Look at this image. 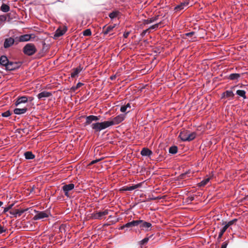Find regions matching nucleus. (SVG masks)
Here are the masks:
<instances>
[{
	"instance_id": "1",
	"label": "nucleus",
	"mask_w": 248,
	"mask_h": 248,
	"mask_svg": "<svg viewBox=\"0 0 248 248\" xmlns=\"http://www.w3.org/2000/svg\"><path fill=\"white\" fill-rule=\"evenodd\" d=\"M196 137V133L195 132H190L188 130L181 131L179 135V138L183 141H190L193 140Z\"/></svg>"
},
{
	"instance_id": "2",
	"label": "nucleus",
	"mask_w": 248,
	"mask_h": 248,
	"mask_svg": "<svg viewBox=\"0 0 248 248\" xmlns=\"http://www.w3.org/2000/svg\"><path fill=\"white\" fill-rule=\"evenodd\" d=\"M91 127L94 130V132H100L109 126H110L108 121L103 122H96L91 124Z\"/></svg>"
},
{
	"instance_id": "3",
	"label": "nucleus",
	"mask_w": 248,
	"mask_h": 248,
	"mask_svg": "<svg viewBox=\"0 0 248 248\" xmlns=\"http://www.w3.org/2000/svg\"><path fill=\"white\" fill-rule=\"evenodd\" d=\"M109 213L108 209H105L103 211H97L92 213L91 215L90 218L92 219H98L101 220L105 219L106 216Z\"/></svg>"
},
{
	"instance_id": "4",
	"label": "nucleus",
	"mask_w": 248,
	"mask_h": 248,
	"mask_svg": "<svg viewBox=\"0 0 248 248\" xmlns=\"http://www.w3.org/2000/svg\"><path fill=\"white\" fill-rule=\"evenodd\" d=\"M36 51V47L33 44H27L23 48L24 53L28 56L32 55Z\"/></svg>"
},
{
	"instance_id": "5",
	"label": "nucleus",
	"mask_w": 248,
	"mask_h": 248,
	"mask_svg": "<svg viewBox=\"0 0 248 248\" xmlns=\"http://www.w3.org/2000/svg\"><path fill=\"white\" fill-rule=\"evenodd\" d=\"M49 216H50V213L48 210L36 211V214L33 217V219L35 220L43 219L45 218L48 217Z\"/></svg>"
},
{
	"instance_id": "6",
	"label": "nucleus",
	"mask_w": 248,
	"mask_h": 248,
	"mask_svg": "<svg viewBox=\"0 0 248 248\" xmlns=\"http://www.w3.org/2000/svg\"><path fill=\"white\" fill-rule=\"evenodd\" d=\"M124 115L120 114L113 118L112 120L108 121V122L110 125L112 126L120 124L124 120Z\"/></svg>"
},
{
	"instance_id": "7",
	"label": "nucleus",
	"mask_w": 248,
	"mask_h": 248,
	"mask_svg": "<svg viewBox=\"0 0 248 248\" xmlns=\"http://www.w3.org/2000/svg\"><path fill=\"white\" fill-rule=\"evenodd\" d=\"M235 87L236 86H232L230 90H227L223 92L221 94V98H228L229 99H233L235 94L232 90L234 89Z\"/></svg>"
},
{
	"instance_id": "8",
	"label": "nucleus",
	"mask_w": 248,
	"mask_h": 248,
	"mask_svg": "<svg viewBox=\"0 0 248 248\" xmlns=\"http://www.w3.org/2000/svg\"><path fill=\"white\" fill-rule=\"evenodd\" d=\"M21 62H14L10 61L9 64L7 65L6 70L9 71L16 70L19 68L21 66Z\"/></svg>"
},
{
	"instance_id": "9",
	"label": "nucleus",
	"mask_w": 248,
	"mask_h": 248,
	"mask_svg": "<svg viewBox=\"0 0 248 248\" xmlns=\"http://www.w3.org/2000/svg\"><path fill=\"white\" fill-rule=\"evenodd\" d=\"M75 187V185L74 184L71 183L68 185H65L62 187V189L64 193V195L67 197H70V194L69 192L72 190Z\"/></svg>"
},
{
	"instance_id": "10",
	"label": "nucleus",
	"mask_w": 248,
	"mask_h": 248,
	"mask_svg": "<svg viewBox=\"0 0 248 248\" xmlns=\"http://www.w3.org/2000/svg\"><path fill=\"white\" fill-rule=\"evenodd\" d=\"M189 6V0H186L181 2L180 4L176 6L174 8V10L176 12L180 11L182 10L187 9Z\"/></svg>"
},
{
	"instance_id": "11",
	"label": "nucleus",
	"mask_w": 248,
	"mask_h": 248,
	"mask_svg": "<svg viewBox=\"0 0 248 248\" xmlns=\"http://www.w3.org/2000/svg\"><path fill=\"white\" fill-rule=\"evenodd\" d=\"M15 43L16 44L18 43L16 37L15 39L12 37L6 38L4 42V47L5 48H8L12 46Z\"/></svg>"
},
{
	"instance_id": "12",
	"label": "nucleus",
	"mask_w": 248,
	"mask_h": 248,
	"mask_svg": "<svg viewBox=\"0 0 248 248\" xmlns=\"http://www.w3.org/2000/svg\"><path fill=\"white\" fill-rule=\"evenodd\" d=\"M138 221H141L139 226L142 230L145 231L151 230L152 227V224L151 223L144 221L142 220H138Z\"/></svg>"
},
{
	"instance_id": "13",
	"label": "nucleus",
	"mask_w": 248,
	"mask_h": 248,
	"mask_svg": "<svg viewBox=\"0 0 248 248\" xmlns=\"http://www.w3.org/2000/svg\"><path fill=\"white\" fill-rule=\"evenodd\" d=\"M28 99H30L31 101L32 100V97H28L27 96H22L21 97H19L16 99V100L15 102V105L17 106L22 103H26L27 102Z\"/></svg>"
},
{
	"instance_id": "14",
	"label": "nucleus",
	"mask_w": 248,
	"mask_h": 248,
	"mask_svg": "<svg viewBox=\"0 0 248 248\" xmlns=\"http://www.w3.org/2000/svg\"><path fill=\"white\" fill-rule=\"evenodd\" d=\"M67 29L66 27H63L62 28H58L55 31L54 38H56L63 35L66 31Z\"/></svg>"
},
{
	"instance_id": "15",
	"label": "nucleus",
	"mask_w": 248,
	"mask_h": 248,
	"mask_svg": "<svg viewBox=\"0 0 248 248\" xmlns=\"http://www.w3.org/2000/svg\"><path fill=\"white\" fill-rule=\"evenodd\" d=\"M31 38V35L30 34H24L20 36L19 37H16L17 43L19 42H26L29 41Z\"/></svg>"
},
{
	"instance_id": "16",
	"label": "nucleus",
	"mask_w": 248,
	"mask_h": 248,
	"mask_svg": "<svg viewBox=\"0 0 248 248\" xmlns=\"http://www.w3.org/2000/svg\"><path fill=\"white\" fill-rule=\"evenodd\" d=\"M9 61L6 56H1L0 58V64L2 66L5 67V69H7V65L9 63Z\"/></svg>"
},
{
	"instance_id": "17",
	"label": "nucleus",
	"mask_w": 248,
	"mask_h": 248,
	"mask_svg": "<svg viewBox=\"0 0 248 248\" xmlns=\"http://www.w3.org/2000/svg\"><path fill=\"white\" fill-rule=\"evenodd\" d=\"M52 95L51 92L43 91L41 92L37 95V97L39 99H41L44 98L50 97Z\"/></svg>"
},
{
	"instance_id": "18",
	"label": "nucleus",
	"mask_w": 248,
	"mask_h": 248,
	"mask_svg": "<svg viewBox=\"0 0 248 248\" xmlns=\"http://www.w3.org/2000/svg\"><path fill=\"white\" fill-rule=\"evenodd\" d=\"M140 154L142 156L149 157L153 154V152L147 148H143L140 152Z\"/></svg>"
},
{
	"instance_id": "19",
	"label": "nucleus",
	"mask_w": 248,
	"mask_h": 248,
	"mask_svg": "<svg viewBox=\"0 0 248 248\" xmlns=\"http://www.w3.org/2000/svg\"><path fill=\"white\" fill-rule=\"evenodd\" d=\"M159 16V15H157L155 16L152 17L150 18L145 19L143 20V24L144 25L149 24L153 23L155 21H156L158 20Z\"/></svg>"
},
{
	"instance_id": "20",
	"label": "nucleus",
	"mask_w": 248,
	"mask_h": 248,
	"mask_svg": "<svg viewBox=\"0 0 248 248\" xmlns=\"http://www.w3.org/2000/svg\"><path fill=\"white\" fill-rule=\"evenodd\" d=\"M140 221L133 220L131 222H128L124 224V226L126 228H132L135 226H138L140 224Z\"/></svg>"
},
{
	"instance_id": "21",
	"label": "nucleus",
	"mask_w": 248,
	"mask_h": 248,
	"mask_svg": "<svg viewBox=\"0 0 248 248\" xmlns=\"http://www.w3.org/2000/svg\"><path fill=\"white\" fill-rule=\"evenodd\" d=\"M82 68L79 66L73 70V71L71 73V77L72 78H75L78 77L79 73L81 72Z\"/></svg>"
},
{
	"instance_id": "22",
	"label": "nucleus",
	"mask_w": 248,
	"mask_h": 248,
	"mask_svg": "<svg viewBox=\"0 0 248 248\" xmlns=\"http://www.w3.org/2000/svg\"><path fill=\"white\" fill-rule=\"evenodd\" d=\"M28 110L27 108H16L14 110V113L17 115H21L25 113Z\"/></svg>"
},
{
	"instance_id": "23",
	"label": "nucleus",
	"mask_w": 248,
	"mask_h": 248,
	"mask_svg": "<svg viewBox=\"0 0 248 248\" xmlns=\"http://www.w3.org/2000/svg\"><path fill=\"white\" fill-rule=\"evenodd\" d=\"M114 27V26H109L106 28V26H105L103 28L102 33L104 34V35H107L109 32H110Z\"/></svg>"
},
{
	"instance_id": "24",
	"label": "nucleus",
	"mask_w": 248,
	"mask_h": 248,
	"mask_svg": "<svg viewBox=\"0 0 248 248\" xmlns=\"http://www.w3.org/2000/svg\"><path fill=\"white\" fill-rule=\"evenodd\" d=\"M24 156L26 159H33L35 155L31 151H27L24 153Z\"/></svg>"
},
{
	"instance_id": "25",
	"label": "nucleus",
	"mask_w": 248,
	"mask_h": 248,
	"mask_svg": "<svg viewBox=\"0 0 248 248\" xmlns=\"http://www.w3.org/2000/svg\"><path fill=\"white\" fill-rule=\"evenodd\" d=\"M195 34V32L194 31H191L190 32L186 33L185 34V35L188 37H191L190 38L188 39V40L191 42H194L196 40V37H192L193 35H194Z\"/></svg>"
},
{
	"instance_id": "26",
	"label": "nucleus",
	"mask_w": 248,
	"mask_h": 248,
	"mask_svg": "<svg viewBox=\"0 0 248 248\" xmlns=\"http://www.w3.org/2000/svg\"><path fill=\"white\" fill-rule=\"evenodd\" d=\"M246 92L242 90H238L236 91V94L239 97H242L244 99H246Z\"/></svg>"
},
{
	"instance_id": "27",
	"label": "nucleus",
	"mask_w": 248,
	"mask_h": 248,
	"mask_svg": "<svg viewBox=\"0 0 248 248\" xmlns=\"http://www.w3.org/2000/svg\"><path fill=\"white\" fill-rule=\"evenodd\" d=\"M240 77V74L237 73H232L229 75L228 78L230 80H238Z\"/></svg>"
},
{
	"instance_id": "28",
	"label": "nucleus",
	"mask_w": 248,
	"mask_h": 248,
	"mask_svg": "<svg viewBox=\"0 0 248 248\" xmlns=\"http://www.w3.org/2000/svg\"><path fill=\"white\" fill-rule=\"evenodd\" d=\"M93 115H89L86 116V122H85V125H87L89 124H92V122H93Z\"/></svg>"
},
{
	"instance_id": "29",
	"label": "nucleus",
	"mask_w": 248,
	"mask_h": 248,
	"mask_svg": "<svg viewBox=\"0 0 248 248\" xmlns=\"http://www.w3.org/2000/svg\"><path fill=\"white\" fill-rule=\"evenodd\" d=\"M24 211V210H16L15 211H10V213L15 217H16L17 216H20Z\"/></svg>"
},
{
	"instance_id": "30",
	"label": "nucleus",
	"mask_w": 248,
	"mask_h": 248,
	"mask_svg": "<svg viewBox=\"0 0 248 248\" xmlns=\"http://www.w3.org/2000/svg\"><path fill=\"white\" fill-rule=\"evenodd\" d=\"M152 236H153V235H151L150 236V237H146L144 238V239H143L142 240L140 241L139 242V244L140 246V247H142V246L143 245L147 244L149 240V238L152 237Z\"/></svg>"
},
{
	"instance_id": "31",
	"label": "nucleus",
	"mask_w": 248,
	"mask_h": 248,
	"mask_svg": "<svg viewBox=\"0 0 248 248\" xmlns=\"http://www.w3.org/2000/svg\"><path fill=\"white\" fill-rule=\"evenodd\" d=\"M227 229V226H225L224 225V226L220 230L217 237L218 241H220V239L221 238L223 233L225 232Z\"/></svg>"
},
{
	"instance_id": "32",
	"label": "nucleus",
	"mask_w": 248,
	"mask_h": 248,
	"mask_svg": "<svg viewBox=\"0 0 248 248\" xmlns=\"http://www.w3.org/2000/svg\"><path fill=\"white\" fill-rule=\"evenodd\" d=\"M237 221V219L236 218H234L230 221H229L228 223H226V222H223L222 224L225 225V226H227V228L234 224L236 221Z\"/></svg>"
},
{
	"instance_id": "33",
	"label": "nucleus",
	"mask_w": 248,
	"mask_h": 248,
	"mask_svg": "<svg viewBox=\"0 0 248 248\" xmlns=\"http://www.w3.org/2000/svg\"><path fill=\"white\" fill-rule=\"evenodd\" d=\"M210 181V178H205L204 179H203V180H202L201 182H200L199 183H198V186H205L207 184V183L209 182Z\"/></svg>"
},
{
	"instance_id": "34",
	"label": "nucleus",
	"mask_w": 248,
	"mask_h": 248,
	"mask_svg": "<svg viewBox=\"0 0 248 248\" xmlns=\"http://www.w3.org/2000/svg\"><path fill=\"white\" fill-rule=\"evenodd\" d=\"M128 108H131V105L130 103H127L125 105L122 106L120 108V111L122 112H125Z\"/></svg>"
},
{
	"instance_id": "35",
	"label": "nucleus",
	"mask_w": 248,
	"mask_h": 248,
	"mask_svg": "<svg viewBox=\"0 0 248 248\" xmlns=\"http://www.w3.org/2000/svg\"><path fill=\"white\" fill-rule=\"evenodd\" d=\"M178 151V148L176 146H173L169 148V153L171 154H175Z\"/></svg>"
},
{
	"instance_id": "36",
	"label": "nucleus",
	"mask_w": 248,
	"mask_h": 248,
	"mask_svg": "<svg viewBox=\"0 0 248 248\" xmlns=\"http://www.w3.org/2000/svg\"><path fill=\"white\" fill-rule=\"evenodd\" d=\"M0 10L3 12H7L10 10V7L5 4H2L0 7Z\"/></svg>"
},
{
	"instance_id": "37",
	"label": "nucleus",
	"mask_w": 248,
	"mask_h": 248,
	"mask_svg": "<svg viewBox=\"0 0 248 248\" xmlns=\"http://www.w3.org/2000/svg\"><path fill=\"white\" fill-rule=\"evenodd\" d=\"M83 85L82 83L78 82L76 86H72L70 89V91L72 92H75L76 90L80 88Z\"/></svg>"
},
{
	"instance_id": "38",
	"label": "nucleus",
	"mask_w": 248,
	"mask_h": 248,
	"mask_svg": "<svg viewBox=\"0 0 248 248\" xmlns=\"http://www.w3.org/2000/svg\"><path fill=\"white\" fill-rule=\"evenodd\" d=\"M143 184V182L140 183L139 184H136V185H133L131 186H130V191L133 190L134 189H136L138 188H140L141 187L142 185Z\"/></svg>"
},
{
	"instance_id": "39",
	"label": "nucleus",
	"mask_w": 248,
	"mask_h": 248,
	"mask_svg": "<svg viewBox=\"0 0 248 248\" xmlns=\"http://www.w3.org/2000/svg\"><path fill=\"white\" fill-rule=\"evenodd\" d=\"M118 14V12L113 11L109 14V17L111 18V19H113L117 16Z\"/></svg>"
},
{
	"instance_id": "40",
	"label": "nucleus",
	"mask_w": 248,
	"mask_h": 248,
	"mask_svg": "<svg viewBox=\"0 0 248 248\" xmlns=\"http://www.w3.org/2000/svg\"><path fill=\"white\" fill-rule=\"evenodd\" d=\"M92 34V32L90 29H88L83 31V35L84 36H88Z\"/></svg>"
},
{
	"instance_id": "41",
	"label": "nucleus",
	"mask_w": 248,
	"mask_h": 248,
	"mask_svg": "<svg viewBox=\"0 0 248 248\" xmlns=\"http://www.w3.org/2000/svg\"><path fill=\"white\" fill-rule=\"evenodd\" d=\"M161 22H159L156 24H155L152 26H151L149 28V29H152V30H156L159 27V26L160 24H161Z\"/></svg>"
},
{
	"instance_id": "42",
	"label": "nucleus",
	"mask_w": 248,
	"mask_h": 248,
	"mask_svg": "<svg viewBox=\"0 0 248 248\" xmlns=\"http://www.w3.org/2000/svg\"><path fill=\"white\" fill-rule=\"evenodd\" d=\"M14 204H11L9 205H8L7 207H6L4 208L3 213H5L6 212H8L10 209L12 208Z\"/></svg>"
},
{
	"instance_id": "43",
	"label": "nucleus",
	"mask_w": 248,
	"mask_h": 248,
	"mask_svg": "<svg viewBox=\"0 0 248 248\" xmlns=\"http://www.w3.org/2000/svg\"><path fill=\"white\" fill-rule=\"evenodd\" d=\"M6 20V17L4 15L0 16V25Z\"/></svg>"
},
{
	"instance_id": "44",
	"label": "nucleus",
	"mask_w": 248,
	"mask_h": 248,
	"mask_svg": "<svg viewBox=\"0 0 248 248\" xmlns=\"http://www.w3.org/2000/svg\"><path fill=\"white\" fill-rule=\"evenodd\" d=\"M11 114L10 111L7 110V111H6L2 113L1 115H2V116H3L4 117H8L9 116H10Z\"/></svg>"
},
{
	"instance_id": "45",
	"label": "nucleus",
	"mask_w": 248,
	"mask_h": 248,
	"mask_svg": "<svg viewBox=\"0 0 248 248\" xmlns=\"http://www.w3.org/2000/svg\"><path fill=\"white\" fill-rule=\"evenodd\" d=\"M188 173H189L188 171H186L185 173H182V174H180L179 176V179H184L185 178L186 175V174H187Z\"/></svg>"
},
{
	"instance_id": "46",
	"label": "nucleus",
	"mask_w": 248,
	"mask_h": 248,
	"mask_svg": "<svg viewBox=\"0 0 248 248\" xmlns=\"http://www.w3.org/2000/svg\"><path fill=\"white\" fill-rule=\"evenodd\" d=\"M6 231V229H5L0 224V234H1Z\"/></svg>"
},
{
	"instance_id": "47",
	"label": "nucleus",
	"mask_w": 248,
	"mask_h": 248,
	"mask_svg": "<svg viewBox=\"0 0 248 248\" xmlns=\"http://www.w3.org/2000/svg\"><path fill=\"white\" fill-rule=\"evenodd\" d=\"M101 160V158L93 160L91 162V163H90V165H93L95 163H96L98 162L99 161H100Z\"/></svg>"
},
{
	"instance_id": "48",
	"label": "nucleus",
	"mask_w": 248,
	"mask_h": 248,
	"mask_svg": "<svg viewBox=\"0 0 248 248\" xmlns=\"http://www.w3.org/2000/svg\"><path fill=\"white\" fill-rule=\"evenodd\" d=\"M122 190L123 191H130V186H125L123 187L122 188Z\"/></svg>"
},
{
	"instance_id": "49",
	"label": "nucleus",
	"mask_w": 248,
	"mask_h": 248,
	"mask_svg": "<svg viewBox=\"0 0 248 248\" xmlns=\"http://www.w3.org/2000/svg\"><path fill=\"white\" fill-rule=\"evenodd\" d=\"M100 117V116H97L93 115V118L94 121H95V122L98 121L99 120Z\"/></svg>"
},
{
	"instance_id": "50",
	"label": "nucleus",
	"mask_w": 248,
	"mask_h": 248,
	"mask_svg": "<svg viewBox=\"0 0 248 248\" xmlns=\"http://www.w3.org/2000/svg\"><path fill=\"white\" fill-rule=\"evenodd\" d=\"M228 246V242H224L222 243L221 248H227Z\"/></svg>"
},
{
	"instance_id": "51",
	"label": "nucleus",
	"mask_w": 248,
	"mask_h": 248,
	"mask_svg": "<svg viewBox=\"0 0 248 248\" xmlns=\"http://www.w3.org/2000/svg\"><path fill=\"white\" fill-rule=\"evenodd\" d=\"M129 34V31L124 32L123 34V36L124 38H126L128 36Z\"/></svg>"
},
{
	"instance_id": "52",
	"label": "nucleus",
	"mask_w": 248,
	"mask_h": 248,
	"mask_svg": "<svg viewBox=\"0 0 248 248\" xmlns=\"http://www.w3.org/2000/svg\"><path fill=\"white\" fill-rule=\"evenodd\" d=\"M149 30V29L148 28V29H147L146 30H145L143 31L141 33V35L142 36H144L146 34V33L148 32Z\"/></svg>"
},
{
	"instance_id": "53",
	"label": "nucleus",
	"mask_w": 248,
	"mask_h": 248,
	"mask_svg": "<svg viewBox=\"0 0 248 248\" xmlns=\"http://www.w3.org/2000/svg\"><path fill=\"white\" fill-rule=\"evenodd\" d=\"M116 77V76L115 75H112L110 77V79L112 80H114L115 79Z\"/></svg>"
},
{
	"instance_id": "54",
	"label": "nucleus",
	"mask_w": 248,
	"mask_h": 248,
	"mask_svg": "<svg viewBox=\"0 0 248 248\" xmlns=\"http://www.w3.org/2000/svg\"><path fill=\"white\" fill-rule=\"evenodd\" d=\"M125 228H126V227L124 226V225L122 226L119 229L120 230H123Z\"/></svg>"
},
{
	"instance_id": "55",
	"label": "nucleus",
	"mask_w": 248,
	"mask_h": 248,
	"mask_svg": "<svg viewBox=\"0 0 248 248\" xmlns=\"http://www.w3.org/2000/svg\"><path fill=\"white\" fill-rule=\"evenodd\" d=\"M161 198H159V197H154L152 199L153 200H156V199H160Z\"/></svg>"
},
{
	"instance_id": "56",
	"label": "nucleus",
	"mask_w": 248,
	"mask_h": 248,
	"mask_svg": "<svg viewBox=\"0 0 248 248\" xmlns=\"http://www.w3.org/2000/svg\"><path fill=\"white\" fill-rule=\"evenodd\" d=\"M3 204V202L0 201V207Z\"/></svg>"
},
{
	"instance_id": "57",
	"label": "nucleus",
	"mask_w": 248,
	"mask_h": 248,
	"mask_svg": "<svg viewBox=\"0 0 248 248\" xmlns=\"http://www.w3.org/2000/svg\"><path fill=\"white\" fill-rule=\"evenodd\" d=\"M129 111H130V110H128L127 111V112H129Z\"/></svg>"
}]
</instances>
